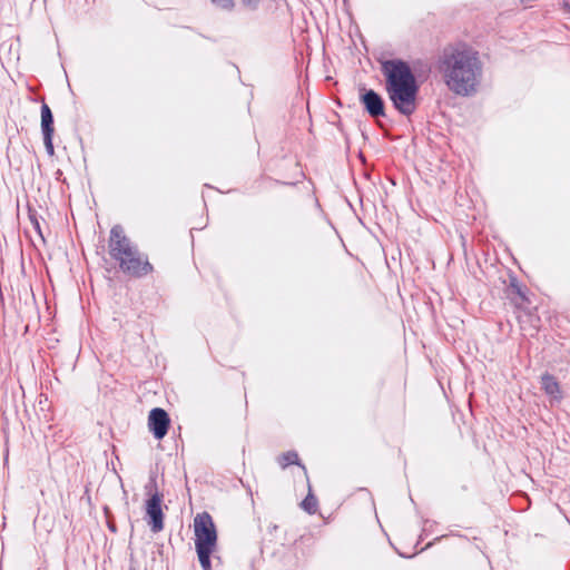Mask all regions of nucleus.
Returning a JSON list of instances; mask_svg holds the SVG:
<instances>
[{"label": "nucleus", "mask_w": 570, "mask_h": 570, "mask_svg": "<svg viewBox=\"0 0 570 570\" xmlns=\"http://www.w3.org/2000/svg\"><path fill=\"white\" fill-rule=\"evenodd\" d=\"M302 508L308 512L309 514H313L317 510V500L316 498L309 492L307 497L302 502Z\"/></svg>", "instance_id": "11"}, {"label": "nucleus", "mask_w": 570, "mask_h": 570, "mask_svg": "<svg viewBox=\"0 0 570 570\" xmlns=\"http://www.w3.org/2000/svg\"><path fill=\"white\" fill-rule=\"evenodd\" d=\"M169 423L170 420L165 410L156 407L149 412L148 428L157 440H161L167 434Z\"/></svg>", "instance_id": "6"}, {"label": "nucleus", "mask_w": 570, "mask_h": 570, "mask_svg": "<svg viewBox=\"0 0 570 570\" xmlns=\"http://www.w3.org/2000/svg\"><path fill=\"white\" fill-rule=\"evenodd\" d=\"M297 460H298V456L295 452H288V453H285L283 454L281 458H279V464L283 466V468H286L287 465L289 464H294V463H297Z\"/></svg>", "instance_id": "12"}, {"label": "nucleus", "mask_w": 570, "mask_h": 570, "mask_svg": "<svg viewBox=\"0 0 570 570\" xmlns=\"http://www.w3.org/2000/svg\"><path fill=\"white\" fill-rule=\"evenodd\" d=\"M41 131L42 135H50L55 132L53 116L47 104L41 106Z\"/></svg>", "instance_id": "10"}, {"label": "nucleus", "mask_w": 570, "mask_h": 570, "mask_svg": "<svg viewBox=\"0 0 570 570\" xmlns=\"http://www.w3.org/2000/svg\"><path fill=\"white\" fill-rule=\"evenodd\" d=\"M108 254L112 259L119 262L124 272L130 275L141 276L151 271L147 257L140 252H108Z\"/></svg>", "instance_id": "4"}, {"label": "nucleus", "mask_w": 570, "mask_h": 570, "mask_svg": "<svg viewBox=\"0 0 570 570\" xmlns=\"http://www.w3.org/2000/svg\"><path fill=\"white\" fill-rule=\"evenodd\" d=\"M439 71L448 89L461 97L478 92L483 78L480 53L464 42L446 46L439 58Z\"/></svg>", "instance_id": "1"}, {"label": "nucleus", "mask_w": 570, "mask_h": 570, "mask_svg": "<svg viewBox=\"0 0 570 570\" xmlns=\"http://www.w3.org/2000/svg\"><path fill=\"white\" fill-rule=\"evenodd\" d=\"M30 220L33 225V228L36 229V232L38 233L39 237L41 239H43V236H42V232H41V228H40V223L39 220L33 216V215H30Z\"/></svg>", "instance_id": "16"}, {"label": "nucleus", "mask_w": 570, "mask_h": 570, "mask_svg": "<svg viewBox=\"0 0 570 570\" xmlns=\"http://www.w3.org/2000/svg\"><path fill=\"white\" fill-rule=\"evenodd\" d=\"M42 136H43V144H45L48 155L53 156V154H55V148H53V144H52L53 134L42 135Z\"/></svg>", "instance_id": "15"}, {"label": "nucleus", "mask_w": 570, "mask_h": 570, "mask_svg": "<svg viewBox=\"0 0 570 570\" xmlns=\"http://www.w3.org/2000/svg\"><path fill=\"white\" fill-rule=\"evenodd\" d=\"M210 1L217 8L225 10V11H232L235 7L234 0H210Z\"/></svg>", "instance_id": "14"}, {"label": "nucleus", "mask_w": 570, "mask_h": 570, "mask_svg": "<svg viewBox=\"0 0 570 570\" xmlns=\"http://www.w3.org/2000/svg\"><path fill=\"white\" fill-rule=\"evenodd\" d=\"M163 495L155 492L146 502V514L149 519L148 523L154 532L164 529V513L161 509Z\"/></svg>", "instance_id": "5"}, {"label": "nucleus", "mask_w": 570, "mask_h": 570, "mask_svg": "<svg viewBox=\"0 0 570 570\" xmlns=\"http://www.w3.org/2000/svg\"><path fill=\"white\" fill-rule=\"evenodd\" d=\"M194 543L203 570H210V556L217 548V530L213 518L202 512L194 518Z\"/></svg>", "instance_id": "3"}, {"label": "nucleus", "mask_w": 570, "mask_h": 570, "mask_svg": "<svg viewBox=\"0 0 570 570\" xmlns=\"http://www.w3.org/2000/svg\"><path fill=\"white\" fill-rule=\"evenodd\" d=\"M382 69L389 99L400 114L411 116L416 109L419 86L410 66L403 60H387Z\"/></svg>", "instance_id": "2"}, {"label": "nucleus", "mask_w": 570, "mask_h": 570, "mask_svg": "<svg viewBox=\"0 0 570 570\" xmlns=\"http://www.w3.org/2000/svg\"><path fill=\"white\" fill-rule=\"evenodd\" d=\"M510 291L512 294H515L520 297L521 301H525V294L522 289V287L518 284L517 279L512 277L510 279Z\"/></svg>", "instance_id": "13"}, {"label": "nucleus", "mask_w": 570, "mask_h": 570, "mask_svg": "<svg viewBox=\"0 0 570 570\" xmlns=\"http://www.w3.org/2000/svg\"><path fill=\"white\" fill-rule=\"evenodd\" d=\"M541 384H542V389L544 390V392L552 399L560 400L562 397L560 385L552 375H550V374L542 375Z\"/></svg>", "instance_id": "9"}, {"label": "nucleus", "mask_w": 570, "mask_h": 570, "mask_svg": "<svg viewBox=\"0 0 570 570\" xmlns=\"http://www.w3.org/2000/svg\"><path fill=\"white\" fill-rule=\"evenodd\" d=\"M109 247L110 249H130L129 239L126 237L121 226L116 225L111 228Z\"/></svg>", "instance_id": "8"}, {"label": "nucleus", "mask_w": 570, "mask_h": 570, "mask_svg": "<svg viewBox=\"0 0 570 570\" xmlns=\"http://www.w3.org/2000/svg\"><path fill=\"white\" fill-rule=\"evenodd\" d=\"M361 102L370 116L377 118L384 116V101L373 89H364L361 95Z\"/></svg>", "instance_id": "7"}]
</instances>
